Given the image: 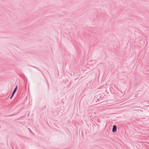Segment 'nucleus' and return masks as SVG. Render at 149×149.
Masks as SVG:
<instances>
[{"label":"nucleus","mask_w":149,"mask_h":149,"mask_svg":"<svg viewBox=\"0 0 149 149\" xmlns=\"http://www.w3.org/2000/svg\"><path fill=\"white\" fill-rule=\"evenodd\" d=\"M116 130V125H114L112 129V132H115Z\"/></svg>","instance_id":"2"},{"label":"nucleus","mask_w":149,"mask_h":149,"mask_svg":"<svg viewBox=\"0 0 149 149\" xmlns=\"http://www.w3.org/2000/svg\"><path fill=\"white\" fill-rule=\"evenodd\" d=\"M17 86H16L14 90L13 91L12 94V95L10 97V99H11L12 98V97H13V95H14L15 93L17 90Z\"/></svg>","instance_id":"1"}]
</instances>
